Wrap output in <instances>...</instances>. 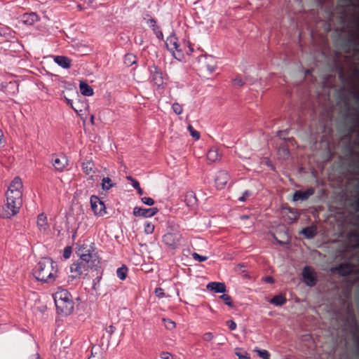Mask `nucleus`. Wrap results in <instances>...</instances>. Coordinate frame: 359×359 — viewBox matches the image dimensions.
Wrapping results in <instances>:
<instances>
[{"mask_svg": "<svg viewBox=\"0 0 359 359\" xmlns=\"http://www.w3.org/2000/svg\"><path fill=\"white\" fill-rule=\"evenodd\" d=\"M22 182L19 177H15L6 194V203L0 206V217L11 218L18 213L22 204Z\"/></svg>", "mask_w": 359, "mask_h": 359, "instance_id": "nucleus-1", "label": "nucleus"}, {"mask_svg": "<svg viewBox=\"0 0 359 359\" xmlns=\"http://www.w3.org/2000/svg\"><path fill=\"white\" fill-rule=\"evenodd\" d=\"M33 275L39 281L53 283L58 277L57 264L50 258H42L33 269Z\"/></svg>", "mask_w": 359, "mask_h": 359, "instance_id": "nucleus-2", "label": "nucleus"}, {"mask_svg": "<svg viewBox=\"0 0 359 359\" xmlns=\"http://www.w3.org/2000/svg\"><path fill=\"white\" fill-rule=\"evenodd\" d=\"M76 252L81 260L91 262V264H100V258L97 252H95L94 243L83 242V243H78Z\"/></svg>", "mask_w": 359, "mask_h": 359, "instance_id": "nucleus-3", "label": "nucleus"}, {"mask_svg": "<svg viewBox=\"0 0 359 359\" xmlns=\"http://www.w3.org/2000/svg\"><path fill=\"white\" fill-rule=\"evenodd\" d=\"M100 267L99 264H92L91 262L88 260H81L79 259V261L72 264L70 266V271L74 278H84L88 274L90 270H97Z\"/></svg>", "mask_w": 359, "mask_h": 359, "instance_id": "nucleus-4", "label": "nucleus"}, {"mask_svg": "<svg viewBox=\"0 0 359 359\" xmlns=\"http://www.w3.org/2000/svg\"><path fill=\"white\" fill-rule=\"evenodd\" d=\"M165 44L168 50L172 53L173 56L176 59L180 60V57L183 56L182 49L176 35L174 34H170L167 38Z\"/></svg>", "mask_w": 359, "mask_h": 359, "instance_id": "nucleus-5", "label": "nucleus"}, {"mask_svg": "<svg viewBox=\"0 0 359 359\" xmlns=\"http://www.w3.org/2000/svg\"><path fill=\"white\" fill-rule=\"evenodd\" d=\"M182 238L178 232L167 233L163 236V242L171 249H175L180 245Z\"/></svg>", "mask_w": 359, "mask_h": 359, "instance_id": "nucleus-6", "label": "nucleus"}, {"mask_svg": "<svg viewBox=\"0 0 359 359\" xmlns=\"http://www.w3.org/2000/svg\"><path fill=\"white\" fill-rule=\"evenodd\" d=\"M55 306L57 311L59 313L67 316L72 313L74 310V302L73 300L67 301V302H62L60 300L58 302L55 301Z\"/></svg>", "mask_w": 359, "mask_h": 359, "instance_id": "nucleus-7", "label": "nucleus"}, {"mask_svg": "<svg viewBox=\"0 0 359 359\" xmlns=\"http://www.w3.org/2000/svg\"><path fill=\"white\" fill-rule=\"evenodd\" d=\"M91 208L96 215L102 216L105 213L104 203L96 196L90 197Z\"/></svg>", "mask_w": 359, "mask_h": 359, "instance_id": "nucleus-8", "label": "nucleus"}, {"mask_svg": "<svg viewBox=\"0 0 359 359\" xmlns=\"http://www.w3.org/2000/svg\"><path fill=\"white\" fill-rule=\"evenodd\" d=\"M149 72L152 81L155 85L160 87L163 84V73L160 68L153 65L149 67Z\"/></svg>", "mask_w": 359, "mask_h": 359, "instance_id": "nucleus-9", "label": "nucleus"}, {"mask_svg": "<svg viewBox=\"0 0 359 359\" xmlns=\"http://www.w3.org/2000/svg\"><path fill=\"white\" fill-rule=\"evenodd\" d=\"M302 277L305 283L310 287L314 286L317 279L313 270L310 266H305L302 271Z\"/></svg>", "mask_w": 359, "mask_h": 359, "instance_id": "nucleus-10", "label": "nucleus"}, {"mask_svg": "<svg viewBox=\"0 0 359 359\" xmlns=\"http://www.w3.org/2000/svg\"><path fill=\"white\" fill-rule=\"evenodd\" d=\"M158 211L157 208H143L135 207L133 209V215L135 217H150L155 215Z\"/></svg>", "mask_w": 359, "mask_h": 359, "instance_id": "nucleus-11", "label": "nucleus"}, {"mask_svg": "<svg viewBox=\"0 0 359 359\" xmlns=\"http://www.w3.org/2000/svg\"><path fill=\"white\" fill-rule=\"evenodd\" d=\"M67 159L64 156L53 154L51 156V163L56 170L62 171L67 165Z\"/></svg>", "mask_w": 359, "mask_h": 359, "instance_id": "nucleus-12", "label": "nucleus"}, {"mask_svg": "<svg viewBox=\"0 0 359 359\" xmlns=\"http://www.w3.org/2000/svg\"><path fill=\"white\" fill-rule=\"evenodd\" d=\"M229 180V175L227 172L224 170L219 171L215 177L217 188L219 189H223Z\"/></svg>", "mask_w": 359, "mask_h": 359, "instance_id": "nucleus-13", "label": "nucleus"}, {"mask_svg": "<svg viewBox=\"0 0 359 359\" xmlns=\"http://www.w3.org/2000/svg\"><path fill=\"white\" fill-rule=\"evenodd\" d=\"M315 193V189L313 187L307 189L306 191H296L293 194V201H305L310 196H313Z\"/></svg>", "mask_w": 359, "mask_h": 359, "instance_id": "nucleus-14", "label": "nucleus"}, {"mask_svg": "<svg viewBox=\"0 0 359 359\" xmlns=\"http://www.w3.org/2000/svg\"><path fill=\"white\" fill-rule=\"evenodd\" d=\"M53 299L54 301H60L62 300V302H67L71 301L72 299V297L71 294L65 289L60 288L54 294H53Z\"/></svg>", "mask_w": 359, "mask_h": 359, "instance_id": "nucleus-15", "label": "nucleus"}, {"mask_svg": "<svg viewBox=\"0 0 359 359\" xmlns=\"http://www.w3.org/2000/svg\"><path fill=\"white\" fill-rule=\"evenodd\" d=\"M37 226L41 232L45 233L49 229V224L47 221V217L44 213L38 215L37 217Z\"/></svg>", "mask_w": 359, "mask_h": 359, "instance_id": "nucleus-16", "label": "nucleus"}, {"mask_svg": "<svg viewBox=\"0 0 359 359\" xmlns=\"http://www.w3.org/2000/svg\"><path fill=\"white\" fill-rule=\"evenodd\" d=\"M82 170L86 175H90V178L93 179V174L96 172V168L92 161H88L83 162L81 165Z\"/></svg>", "mask_w": 359, "mask_h": 359, "instance_id": "nucleus-17", "label": "nucleus"}, {"mask_svg": "<svg viewBox=\"0 0 359 359\" xmlns=\"http://www.w3.org/2000/svg\"><path fill=\"white\" fill-rule=\"evenodd\" d=\"M54 61L60 67L64 69H69L72 66V60L66 56L57 55L54 57Z\"/></svg>", "mask_w": 359, "mask_h": 359, "instance_id": "nucleus-18", "label": "nucleus"}, {"mask_svg": "<svg viewBox=\"0 0 359 359\" xmlns=\"http://www.w3.org/2000/svg\"><path fill=\"white\" fill-rule=\"evenodd\" d=\"M207 289L215 292L224 293L226 292V285L224 283L210 282L208 284Z\"/></svg>", "mask_w": 359, "mask_h": 359, "instance_id": "nucleus-19", "label": "nucleus"}, {"mask_svg": "<svg viewBox=\"0 0 359 359\" xmlns=\"http://www.w3.org/2000/svg\"><path fill=\"white\" fill-rule=\"evenodd\" d=\"M197 198L193 191H188L184 196V202L188 207L193 208L197 204Z\"/></svg>", "mask_w": 359, "mask_h": 359, "instance_id": "nucleus-20", "label": "nucleus"}, {"mask_svg": "<svg viewBox=\"0 0 359 359\" xmlns=\"http://www.w3.org/2000/svg\"><path fill=\"white\" fill-rule=\"evenodd\" d=\"M338 273L343 276H348L352 272V266L348 263H343L337 268Z\"/></svg>", "mask_w": 359, "mask_h": 359, "instance_id": "nucleus-21", "label": "nucleus"}, {"mask_svg": "<svg viewBox=\"0 0 359 359\" xmlns=\"http://www.w3.org/2000/svg\"><path fill=\"white\" fill-rule=\"evenodd\" d=\"M220 158L221 155L219 153L218 149L215 147L211 148L207 154V159L210 162H216L217 161L219 160Z\"/></svg>", "mask_w": 359, "mask_h": 359, "instance_id": "nucleus-22", "label": "nucleus"}, {"mask_svg": "<svg viewBox=\"0 0 359 359\" xmlns=\"http://www.w3.org/2000/svg\"><path fill=\"white\" fill-rule=\"evenodd\" d=\"M203 67H205L210 72H213L215 69V64L212 57H205L204 61H201Z\"/></svg>", "mask_w": 359, "mask_h": 359, "instance_id": "nucleus-23", "label": "nucleus"}, {"mask_svg": "<svg viewBox=\"0 0 359 359\" xmlns=\"http://www.w3.org/2000/svg\"><path fill=\"white\" fill-rule=\"evenodd\" d=\"M301 233L306 238H313L317 234V228L314 226H307L302 230Z\"/></svg>", "mask_w": 359, "mask_h": 359, "instance_id": "nucleus-24", "label": "nucleus"}, {"mask_svg": "<svg viewBox=\"0 0 359 359\" xmlns=\"http://www.w3.org/2000/svg\"><path fill=\"white\" fill-rule=\"evenodd\" d=\"M22 20L25 24L32 25L38 21L39 17L35 13H25L22 16Z\"/></svg>", "mask_w": 359, "mask_h": 359, "instance_id": "nucleus-25", "label": "nucleus"}, {"mask_svg": "<svg viewBox=\"0 0 359 359\" xmlns=\"http://www.w3.org/2000/svg\"><path fill=\"white\" fill-rule=\"evenodd\" d=\"M79 88L82 95L85 96H91L93 95V90L88 83L81 81Z\"/></svg>", "mask_w": 359, "mask_h": 359, "instance_id": "nucleus-26", "label": "nucleus"}, {"mask_svg": "<svg viewBox=\"0 0 359 359\" xmlns=\"http://www.w3.org/2000/svg\"><path fill=\"white\" fill-rule=\"evenodd\" d=\"M287 302V299L283 295H276L273 297L270 302L276 306H283Z\"/></svg>", "mask_w": 359, "mask_h": 359, "instance_id": "nucleus-27", "label": "nucleus"}, {"mask_svg": "<svg viewBox=\"0 0 359 359\" xmlns=\"http://www.w3.org/2000/svg\"><path fill=\"white\" fill-rule=\"evenodd\" d=\"M136 62V57L132 53L126 54L124 57V63L130 67Z\"/></svg>", "mask_w": 359, "mask_h": 359, "instance_id": "nucleus-28", "label": "nucleus"}, {"mask_svg": "<svg viewBox=\"0 0 359 359\" xmlns=\"http://www.w3.org/2000/svg\"><path fill=\"white\" fill-rule=\"evenodd\" d=\"M102 182V187L104 190L108 191L114 186L109 177H103Z\"/></svg>", "mask_w": 359, "mask_h": 359, "instance_id": "nucleus-29", "label": "nucleus"}, {"mask_svg": "<svg viewBox=\"0 0 359 359\" xmlns=\"http://www.w3.org/2000/svg\"><path fill=\"white\" fill-rule=\"evenodd\" d=\"M128 272V268L126 266H123L116 270V275L118 278L123 280L126 278Z\"/></svg>", "mask_w": 359, "mask_h": 359, "instance_id": "nucleus-30", "label": "nucleus"}, {"mask_svg": "<svg viewBox=\"0 0 359 359\" xmlns=\"http://www.w3.org/2000/svg\"><path fill=\"white\" fill-rule=\"evenodd\" d=\"M255 351L258 353V355L262 359H270V353L266 350H255Z\"/></svg>", "mask_w": 359, "mask_h": 359, "instance_id": "nucleus-31", "label": "nucleus"}, {"mask_svg": "<svg viewBox=\"0 0 359 359\" xmlns=\"http://www.w3.org/2000/svg\"><path fill=\"white\" fill-rule=\"evenodd\" d=\"M154 231V225L151 222H146L144 224V232L147 234H151Z\"/></svg>", "mask_w": 359, "mask_h": 359, "instance_id": "nucleus-32", "label": "nucleus"}, {"mask_svg": "<svg viewBox=\"0 0 359 359\" xmlns=\"http://www.w3.org/2000/svg\"><path fill=\"white\" fill-rule=\"evenodd\" d=\"M219 297H220V299H222L224 302V303L226 305H228L229 306H233L231 297L229 294H223Z\"/></svg>", "mask_w": 359, "mask_h": 359, "instance_id": "nucleus-33", "label": "nucleus"}, {"mask_svg": "<svg viewBox=\"0 0 359 359\" xmlns=\"http://www.w3.org/2000/svg\"><path fill=\"white\" fill-rule=\"evenodd\" d=\"M172 108L174 111V112L177 114V115H180L182 113L183 111V109H182V107L181 104H180L179 103L177 102H175L172 106Z\"/></svg>", "mask_w": 359, "mask_h": 359, "instance_id": "nucleus-34", "label": "nucleus"}, {"mask_svg": "<svg viewBox=\"0 0 359 359\" xmlns=\"http://www.w3.org/2000/svg\"><path fill=\"white\" fill-rule=\"evenodd\" d=\"M188 130L190 132L191 135L196 140H198L200 138V133L199 132L196 131L194 129V128L189 125L188 126Z\"/></svg>", "mask_w": 359, "mask_h": 359, "instance_id": "nucleus-35", "label": "nucleus"}, {"mask_svg": "<svg viewBox=\"0 0 359 359\" xmlns=\"http://www.w3.org/2000/svg\"><path fill=\"white\" fill-rule=\"evenodd\" d=\"M165 326L168 330H172L175 327V323L170 319L163 318Z\"/></svg>", "mask_w": 359, "mask_h": 359, "instance_id": "nucleus-36", "label": "nucleus"}, {"mask_svg": "<svg viewBox=\"0 0 359 359\" xmlns=\"http://www.w3.org/2000/svg\"><path fill=\"white\" fill-rule=\"evenodd\" d=\"M192 256H193V258H194L195 260H196V261H198V262H204V261H205V260H207V259H208V257H207L200 255H198V253H196V252H194V253L192 255Z\"/></svg>", "mask_w": 359, "mask_h": 359, "instance_id": "nucleus-37", "label": "nucleus"}, {"mask_svg": "<svg viewBox=\"0 0 359 359\" xmlns=\"http://www.w3.org/2000/svg\"><path fill=\"white\" fill-rule=\"evenodd\" d=\"M141 201L147 205H152L154 204V199L149 197H143L141 198Z\"/></svg>", "mask_w": 359, "mask_h": 359, "instance_id": "nucleus-38", "label": "nucleus"}, {"mask_svg": "<svg viewBox=\"0 0 359 359\" xmlns=\"http://www.w3.org/2000/svg\"><path fill=\"white\" fill-rule=\"evenodd\" d=\"M72 248L69 247V246H67L66 247L65 249H64V252H63V257L65 258V259H68L71 256V254H72Z\"/></svg>", "mask_w": 359, "mask_h": 359, "instance_id": "nucleus-39", "label": "nucleus"}, {"mask_svg": "<svg viewBox=\"0 0 359 359\" xmlns=\"http://www.w3.org/2000/svg\"><path fill=\"white\" fill-rule=\"evenodd\" d=\"M154 293L158 298H162L165 295L163 289L161 287H156L154 290Z\"/></svg>", "mask_w": 359, "mask_h": 359, "instance_id": "nucleus-40", "label": "nucleus"}, {"mask_svg": "<svg viewBox=\"0 0 359 359\" xmlns=\"http://www.w3.org/2000/svg\"><path fill=\"white\" fill-rule=\"evenodd\" d=\"M214 338L212 332H206L203 335V339L205 341H210Z\"/></svg>", "mask_w": 359, "mask_h": 359, "instance_id": "nucleus-41", "label": "nucleus"}, {"mask_svg": "<svg viewBox=\"0 0 359 359\" xmlns=\"http://www.w3.org/2000/svg\"><path fill=\"white\" fill-rule=\"evenodd\" d=\"M251 195V193L249 191H245L243 196L238 198V201L244 202L246 199Z\"/></svg>", "mask_w": 359, "mask_h": 359, "instance_id": "nucleus-42", "label": "nucleus"}, {"mask_svg": "<svg viewBox=\"0 0 359 359\" xmlns=\"http://www.w3.org/2000/svg\"><path fill=\"white\" fill-rule=\"evenodd\" d=\"M226 324H227V325L229 326V328L231 330H234L237 327L236 323L233 320H228L226 322Z\"/></svg>", "mask_w": 359, "mask_h": 359, "instance_id": "nucleus-43", "label": "nucleus"}, {"mask_svg": "<svg viewBox=\"0 0 359 359\" xmlns=\"http://www.w3.org/2000/svg\"><path fill=\"white\" fill-rule=\"evenodd\" d=\"M65 101L68 105H69L75 111L78 112L79 111H81V109H78L73 105V101L72 100H69L67 97H65Z\"/></svg>", "mask_w": 359, "mask_h": 359, "instance_id": "nucleus-44", "label": "nucleus"}, {"mask_svg": "<svg viewBox=\"0 0 359 359\" xmlns=\"http://www.w3.org/2000/svg\"><path fill=\"white\" fill-rule=\"evenodd\" d=\"M233 83L235 85H237L238 86H242L245 83V82L243 81V79L240 77H236V79H234Z\"/></svg>", "mask_w": 359, "mask_h": 359, "instance_id": "nucleus-45", "label": "nucleus"}, {"mask_svg": "<svg viewBox=\"0 0 359 359\" xmlns=\"http://www.w3.org/2000/svg\"><path fill=\"white\" fill-rule=\"evenodd\" d=\"M161 358L162 359H173V356L172 354H170V353L168 352H163L161 354Z\"/></svg>", "mask_w": 359, "mask_h": 359, "instance_id": "nucleus-46", "label": "nucleus"}, {"mask_svg": "<svg viewBox=\"0 0 359 359\" xmlns=\"http://www.w3.org/2000/svg\"><path fill=\"white\" fill-rule=\"evenodd\" d=\"M236 355H238L239 359H250V357L248 355V353H241L238 352H236Z\"/></svg>", "mask_w": 359, "mask_h": 359, "instance_id": "nucleus-47", "label": "nucleus"}, {"mask_svg": "<svg viewBox=\"0 0 359 359\" xmlns=\"http://www.w3.org/2000/svg\"><path fill=\"white\" fill-rule=\"evenodd\" d=\"M116 330V328L113 325H109L106 328V332L111 336L112 335Z\"/></svg>", "mask_w": 359, "mask_h": 359, "instance_id": "nucleus-48", "label": "nucleus"}, {"mask_svg": "<svg viewBox=\"0 0 359 359\" xmlns=\"http://www.w3.org/2000/svg\"><path fill=\"white\" fill-rule=\"evenodd\" d=\"M148 23H149V26L151 27H153L154 30H155L154 27H156V20L153 18H151L149 20Z\"/></svg>", "mask_w": 359, "mask_h": 359, "instance_id": "nucleus-49", "label": "nucleus"}, {"mask_svg": "<svg viewBox=\"0 0 359 359\" xmlns=\"http://www.w3.org/2000/svg\"><path fill=\"white\" fill-rule=\"evenodd\" d=\"M132 185L135 189H137L140 187L139 182L136 180L132 182Z\"/></svg>", "mask_w": 359, "mask_h": 359, "instance_id": "nucleus-50", "label": "nucleus"}, {"mask_svg": "<svg viewBox=\"0 0 359 359\" xmlns=\"http://www.w3.org/2000/svg\"><path fill=\"white\" fill-rule=\"evenodd\" d=\"M4 135H3L1 130H0V147L4 145Z\"/></svg>", "mask_w": 359, "mask_h": 359, "instance_id": "nucleus-51", "label": "nucleus"}, {"mask_svg": "<svg viewBox=\"0 0 359 359\" xmlns=\"http://www.w3.org/2000/svg\"><path fill=\"white\" fill-rule=\"evenodd\" d=\"M266 281L268 283H273V278L271 276H267L266 278Z\"/></svg>", "mask_w": 359, "mask_h": 359, "instance_id": "nucleus-52", "label": "nucleus"}, {"mask_svg": "<svg viewBox=\"0 0 359 359\" xmlns=\"http://www.w3.org/2000/svg\"><path fill=\"white\" fill-rule=\"evenodd\" d=\"M156 36H157L158 39H161V38H163V33H162L161 32H156Z\"/></svg>", "mask_w": 359, "mask_h": 359, "instance_id": "nucleus-53", "label": "nucleus"}, {"mask_svg": "<svg viewBox=\"0 0 359 359\" xmlns=\"http://www.w3.org/2000/svg\"><path fill=\"white\" fill-rule=\"evenodd\" d=\"M136 190H137V191L139 195H142L143 194V191H142V189H141L140 187L137 189H136Z\"/></svg>", "mask_w": 359, "mask_h": 359, "instance_id": "nucleus-54", "label": "nucleus"}, {"mask_svg": "<svg viewBox=\"0 0 359 359\" xmlns=\"http://www.w3.org/2000/svg\"><path fill=\"white\" fill-rule=\"evenodd\" d=\"M127 180L130 181L131 182H133L134 180H135V179H134L133 177L131 176H127Z\"/></svg>", "mask_w": 359, "mask_h": 359, "instance_id": "nucleus-55", "label": "nucleus"}, {"mask_svg": "<svg viewBox=\"0 0 359 359\" xmlns=\"http://www.w3.org/2000/svg\"><path fill=\"white\" fill-rule=\"evenodd\" d=\"M39 356L38 354L33 355V359H39Z\"/></svg>", "mask_w": 359, "mask_h": 359, "instance_id": "nucleus-56", "label": "nucleus"}, {"mask_svg": "<svg viewBox=\"0 0 359 359\" xmlns=\"http://www.w3.org/2000/svg\"><path fill=\"white\" fill-rule=\"evenodd\" d=\"M356 205L359 210V199L356 201Z\"/></svg>", "mask_w": 359, "mask_h": 359, "instance_id": "nucleus-57", "label": "nucleus"}, {"mask_svg": "<svg viewBox=\"0 0 359 359\" xmlns=\"http://www.w3.org/2000/svg\"><path fill=\"white\" fill-rule=\"evenodd\" d=\"M93 119H94V116H91V118H90V121H91V122H92V123H93Z\"/></svg>", "mask_w": 359, "mask_h": 359, "instance_id": "nucleus-58", "label": "nucleus"}, {"mask_svg": "<svg viewBox=\"0 0 359 359\" xmlns=\"http://www.w3.org/2000/svg\"><path fill=\"white\" fill-rule=\"evenodd\" d=\"M89 359H90V358H89Z\"/></svg>", "mask_w": 359, "mask_h": 359, "instance_id": "nucleus-59", "label": "nucleus"}]
</instances>
